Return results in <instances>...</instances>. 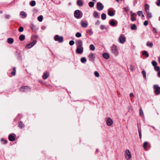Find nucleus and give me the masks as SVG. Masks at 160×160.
I'll return each instance as SVG.
<instances>
[{"label": "nucleus", "mask_w": 160, "mask_h": 160, "mask_svg": "<svg viewBox=\"0 0 160 160\" xmlns=\"http://www.w3.org/2000/svg\"><path fill=\"white\" fill-rule=\"evenodd\" d=\"M30 88L27 86L21 87L19 88L20 91L21 92H27L30 91Z\"/></svg>", "instance_id": "nucleus-1"}, {"label": "nucleus", "mask_w": 160, "mask_h": 160, "mask_svg": "<svg viewBox=\"0 0 160 160\" xmlns=\"http://www.w3.org/2000/svg\"><path fill=\"white\" fill-rule=\"evenodd\" d=\"M54 40L58 41L60 43L62 42L63 41V38L62 36H59L58 35H56L54 37Z\"/></svg>", "instance_id": "nucleus-2"}, {"label": "nucleus", "mask_w": 160, "mask_h": 160, "mask_svg": "<svg viewBox=\"0 0 160 160\" xmlns=\"http://www.w3.org/2000/svg\"><path fill=\"white\" fill-rule=\"evenodd\" d=\"M125 158L127 160H130V159L131 158L132 156L130 151L128 149H127L125 153Z\"/></svg>", "instance_id": "nucleus-3"}, {"label": "nucleus", "mask_w": 160, "mask_h": 160, "mask_svg": "<svg viewBox=\"0 0 160 160\" xmlns=\"http://www.w3.org/2000/svg\"><path fill=\"white\" fill-rule=\"evenodd\" d=\"M74 16L76 18H80L82 17V15L81 14L80 10H76L74 12Z\"/></svg>", "instance_id": "nucleus-4"}, {"label": "nucleus", "mask_w": 160, "mask_h": 160, "mask_svg": "<svg viewBox=\"0 0 160 160\" xmlns=\"http://www.w3.org/2000/svg\"><path fill=\"white\" fill-rule=\"evenodd\" d=\"M153 88L155 90V92L156 94L158 95L160 93V87L158 85H154Z\"/></svg>", "instance_id": "nucleus-5"}, {"label": "nucleus", "mask_w": 160, "mask_h": 160, "mask_svg": "<svg viewBox=\"0 0 160 160\" xmlns=\"http://www.w3.org/2000/svg\"><path fill=\"white\" fill-rule=\"evenodd\" d=\"M112 53H114L115 55H117L118 54V50L117 46L114 45H113L112 48Z\"/></svg>", "instance_id": "nucleus-6"}, {"label": "nucleus", "mask_w": 160, "mask_h": 160, "mask_svg": "<svg viewBox=\"0 0 160 160\" xmlns=\"http://www.w3.org/2000/svg\"><path fill=\"white\" fill-rule=\"evenodd\" d=\"M37 42L36 40H34L32 42L27 45L25 46V48L28 49L31 48L36 44Z\"/></svg>", "instance_id": "nucleus-7"}, {"label": "nucleus", "mask_w": 160, "mask_h": 160, "mask_svg": "<svg viewBox=\"0 0 160 160\" xmlns=\"http://www.w3.org/2000/svg\"><path fill=\"white\" fill-rule=\"evenodd\" d=\"M16 137V135L15 134L11 133L9 135L8 138L10 141L12 142L15 140Z\"/></svg>", "instance_id": "nucleus-8"}, {"label": "nucleus", "mask_w": 160, "mask_h": 160, "mask_svg": "<svg viewBox=\"0 0 160 160\" xmlns=\"http://www.w3.org/2000/svg\"><path fill=\"white\" fill-rule=\"evenodd\" d=\"M75 42L77 47H82V42L81 40H77Z\"/></svg>", "instance_id": "nucleus-9"}, {"label": "nucleus", "mask_w": 160, "mask_h": 160, "mask_svg": "<svg viewBox=\"0 0 160 160\" xmlns=\"http://www.w3.org/2000/svg\"><path fill=\"white\" fill-rule=\"evenodd\" d=\"M125 39L126 38L122 34L119 38V41L120 43H123L125 41Z\"/></svg>", "instance_id": "nucleus-10"}, {"label": "nucleus", "mask_w": 160, "mask_h": 160, "mask_svg": "<svg viewBox=\"0 0 160 160\" xmlns=\"http://www.w3.org/2000/svg\"><path fill=\"white\" fill-rule=\"evenodd\" d=\"M97 9L99 11H101L103 9V8L102 4L100 2H98L97 5Z\"/></svg>", "instance_id": "nucleus-11"}, {"label": "nucleus", "mask_w": 160, "mask_h": 160, "mask_svg": "<svg viewBox=\"0 0 160 160\" xmlns=\"http://www.w3.org/2000/svg\"><path fill=\"white\" fill-rule=\"evenodd\" d=\"M83 49L82 47H77L76 52L78 54H81L83 52Z\"/></svg>", "instance_id": "nucleus-12"}, {"label": "nucleus", "mask_w": 160, "mask_h": 160, "mask_svg": "<svg viewBox=\"0 0 160 160\" xmlns=\"http://www.w3.org/2000/svg\"><path fill=\"white\" fill-rule=\"evenodd\" d=\"M88 58L90 60L94 61L95 58V54L93 53L90 54L88 56Z\"/></svg>", "instance_id": "nucleus-13"}, {"label": "nucleus", "mask_w": 160, "mask_h": 160, "mask_svg": "<svg viewBox=\"0 0 160 160\" xmlns=\"http://www.w3.org/2000/svg\"><path fill=\"white\" fill-rule=\"evenodd\" d=\"M81 25L82 27L86 28L87 27L88 23L86 22L82 21L81 22Z\"/></svg>", "instance_id": "nucleus-14"}, {"label": "nucleus", "mask_w": 160, "mask_h": 160, "mask_svg": "<svg viewBox=\"0 0 160 160\" xmlns=\"http://www.w3.org/2000/svg\"><path fill=\"white\" fill-rule=\"evenodd\" d=\"M78 5L79 6H82L83 5V2L82 0H78L77 1Z\"/></svg>", "instance_id": "nucleus-15"}, {"label": "nucleus", "mask_w": 160, "mask_h": 160, "mask_svg": "<svg viewBox=\"0 0 160 160\" xmlns=\"http://www.w3.org/2000/svg\"><path fill=\"white\" fill-rule=\"evenodd\" d=\"M102 56L103 57L106 59H108L109 58V55L106 53H104L103 54Z\"/></svg>", "instance_id": "nucleus-16"}, {"label": "nucleus", "mask_w": 160, "mask_h": 160, "mask_svg": "<svg viewBox=\"0 0 160 160\" xmlns=\"http://www.w3.org/2000/svg\"><path fill=\"white\" fill-rule=\"evenodd\" d=\"M144 7L146 12L149 11V6L148 4L145 5Z\"/></svg>", "instance_id": "nucleus-17"}, {"label": "nucleus", "mask_w": 160, "mask_h": 160, "mask_svg": "<svg viewBox=\"0 0 160 160\" xmlns=\"http://www.w3.org/2000/svg\"><path fill=\"white\" fill-rule=\"evenodd\" d=\"M24 125L22 122L20 121L19 122L18 126L20 128H22L24 127Z\"/></svg>", "instance_id": "nucleus-18"}, {"label": "nucleus", "mask_w": 160, "mask_h": 160, "mask_svg": "<svg viewBox=\"0 0 160 160\" xmlns=\"http://www.w3.org/2000/svg\"><path fill=\"white\" fill-rule=\"evenodd\" d=\"M49 76V73L48 72H46L43 75L42 78L43 79H46Z\"/></svg>", "instance_id": "nucleus-19"}, {"label": "nucleus", "mask_w": 160, "mask_h": 160, "mask_svg": "<svg viewBox=\"0 0 160 160\" xmlns=\"http://www.w3.org/2000/svg\"><path fill=\"white\" fill-rule=\"evenodd\" d=\"M25 39V36L24 35L22 34L20 35L19 37V39L21 41H23Z\"/></svg>", "instance_id": "nucleus-20"}, {"label": "nucleus", "mask_w": 160, "mask_h": 160, "mask_svg": "<svg viewBox=\"0 0 160 160\" xmlns=\"http://www.w3.org/2000/svg\"><path fill=\"white\" fill-rule=\"evenodd\" d=\"M14 42V40L12 38H9L8 39V42L9 43H12Z\"/></svg>", "instance_id": "nucleus-21"}, {"label": "nucleus", "mask_w": 160, "mask_h": 160, "mask_svg": "<svg viewBox=\"0 0 160 160\" xmlns=\"http://www.w3.org/2000/svg\"><path fill=\"white\" fill-rule=\"evenodd\" d=\"M20 14L22 18H25L27 16V14L24 11H21L20 13Z\"/></svg>", "instance_id": "nucleus-22"}, {"label": "nucleus", "mask_w": 160, "mask_h": 160, "mask_svg": "<svg viewBox=\"0 0 160 160\" xmlns=\"http://www.w3.org/2000/svg\"><path fill=\"white\" fill-rule=\"evenodd\" d=\"M135 14H136L135 13H132L131 14V20L132 21H135L136 20V18L135 17H133V15H135Z\"/></svg>", "instance_id": "nucleus-23"}, {"label": "nucleus", "mask_w": 160, "mask_h": 160, "mask_svg": "<svg viewBox=\"0 0 160 160\" xmlns=\"http://www.w3.org/2000/svg\"><path fill=\"white\" fill-rule=\"evenodd\" d=\"M117 22H115L113 20L111 21V25L112 26H116L117 25Z\"/></svg>", "instance_id": "nucleus-24"}, {"label": "nucleus", "mask_w": 160, "mask_h": 160, "mask_svg": "<svg viewBox=\"0 0 160 160\" xmlns=\"http://www.w3.org/2000/svg\"><path fill=\"white\" fill-rule=\"evenodd\" d=\"M13 71L11 73V74L13 76H15L16 75V68L15 67H14L12 69Z\"/></svg>", "instance_id": "nucleus-25"}, {"label": "nucleus", "mask_w": 160, "mask_h": 160, "mask_svg": "<svg viewBox=\"0 0 160 160\" xmlns=\"http://www.w3.org/2000/svg\"><path fill=\"white\" fill-rule=\"evenodd\" d=\"M142 54L143 55H144L146 57H148L149 56L148 54V53L147 51H144L142 52Z\"/></svg>", "instance_id": "nucleus-26"}, {"label": "nucleus", "mask_w": 160, "mask_h": 160, "mask_svg": "<svg viewBox=\"0 0 160 160\" xmlns=\"http://www.w3.org/2000/svg\"><path fill=\"white\" fill-rule=\"evenodd\" d=\"M148 143V142H145L143 144V148L145 149H147Z\"/></svg>", "instance_id": "nucleus-27"}, {"label": "nucleus", "mask_w": 160, "mask_h": 160, "mask_svg": "<svg viewBox=\"0 0 160 160\" xmlns=\"http://www.w3.org/2000/svg\"><path fill=\"white\" fill-rule=\"evenodd\" d=\"M131 29L132 30H135L137 29L136 25L134 24H133L131 27Z\"/></svg>", "instance_id": "nucleus-28"}, {"label": "nucleus", "mask_w": 160, "mask_h": 160, "mask_svg": "<svg viewBox=\"0 0 160 160\" xmlns=\"http://www.w3.org/2000/svg\"><path fill=\"white\" fill-rule=\"evenodd\" d=\"M93 16L96 18H98L99 16L98 12L96 11L94 12Z\"/></svg>", "instance_id": "nucleus-29"}, {"label": "nucleus", "mask_w": 160, "mask_h": 160, "mask_svg": "<svg viewBox=\"0 0 160 160\" xmlns=\"http://www.w3.org/2000/svg\"><path fill=\"white\" fill-rule=\"evenodd\" d=\"M147 14V18H150L152 17L151 14L149 12V11L146 12Z\"/></svg>", "instance_id": "nucleus-30"}, {"label": "nucleus", "mask_w": 160, "mask_h": 160, "mask_svg": "<svg viewBox=\"0 0 160 160\" xmlns=\"http://www.w3.org/2000/svg\"><path fill=\"white\" fill-rule=\"evenodd\" d=\"M87 59L85 57H82L81 59V61L82 63H84L86 62Z\"/></svg>", "instance_id": "nucleus-31"}, {"label": "nucleus", "mask_w": 160, "mask_h": 160, "mask_svg": "<svg viewBox=\"0 0 160 160\" xmlns=\"http://www.w3.org/2000/svg\"><path fill=\"white\" fill-rule=\"evenodd\" d=\"M88 4L90 7L92 8L94 6V3L93 2H89Z\"/></svg>", "instance_id": "nucleus-32"}, {"label": "nucleus", "mask_w": 160, "mask_h": 160, "mask_svg": "<svg viewBox=\"0 0 160 160\" xmlns=\"http://www.w3.org/2000/svg\"><path fill=\"white\" fill-rule=\"evenodd\" d=\"M38 20L40 22H42L43 20V16L42 15H40L39 16L38 18Z\"/></svg>", "instance_id": "nucleus-33"}, {"label": "nucleus", "mask_w": 160, "mask_h": 160, "mask_svg": "<svg viewBox=\"0 0 160 160\" xmlns=\"http://www.w3.org/2000/svg\"><path fill=\"white\" fill-rule=\"evenodd\" d=\"M90 49L91 50L94 51L95 49L94 46L93 44H91L90 46Z\"/></svg>", "instance_id": "nucleus-34"}, {"label": "nucleus", "mask_w": 160, "mask_h": 160, "mask_svg": "<svg viewBox=\"0 0 160 160\" xmlns=\"http://www.w3.org/2000/svg\"><path fill=\"white\" fill-rule=\"evenodd\" d=\"M146 44L148 46H149L150 47H152L153 45V44L152 42L150 43L149 42H147Z\"/></svg>", "instance_id": "nucleus-35"}, {"label": "nucleus", "mask_w": 160, "mask_h": 160, "mask_svg": "<svg viewBox=\"0 0 160 160\" xmlns=\"http://www.w3.org/2000/svg\"><path fill=\"white\" fill-rule=\"evenodd\" d=\"M30 5L31 6L33 7L34 6L36 5V2L34 1H32L30 3Z\"/></svg>", "instance_id": "nucleus-36"}, {"label": "nucleus", "mask_w": 160, "mask_h": 160, "mask_svg": "<svg viewBox=\"0 0 160 160\" xmlns=\"http://www.w3.org/2000/svg\"><path fill=\"white\" fill-rule=\"evenodd\" d=\"M75 36L77 38H80L82 36V34L80 33L77 32L76 33Z\"/></svg>", "instance_id": "nucleus-37"}, {"label": "nucleus", "mask_w": 160, "mask_h": 160, "mask_svg": "<svg viewBox=\"0 0 160 160\" xmlns=\"http://www.w3.org/2000/svg\"><path fill=\"white\" fill-rule=\"evenodd\" d=\"M101 18L103 20L105 19L106 18V15L104 13H102L101 15Z\"/></svg>", "instance_id": "nucleus-38"}, {"label": "nucleus", "mask_w": 160, "mask_h": 160, "mask_svg": "<svg viewBox=\"0 0 160 160\" xmlns=\"http://www.w3.org/2000/svg\"><path fill=\"white\" fill-rule=\"evenodd\" d=\"M139 114L140 115L142 116H144L143 112L141 108L139 110Z\"/></svg>", "instance_id": "nucleus-39"}, {"label": "nucleus", "mask_w": 160, "mask_h": 160, "mask_svg": "<svg viewBox=\"0 0 160 160\" xmlns=\"http://www.w3.org/2000/svg\"><path fill=\"white\" fill-rule=\"evenodd\" d=\"M152 65L154 67L157 66V63L155 61H152Z\"/></svg>", "instance_id": "nucleus-40"}, {"label": "nucleus", "mask_w": 160, "mask_h": 160, "mask_svg": "<svg viewBox=\"0 0 160 160\" xmlns=\"http://www.w3.org/2000/svg\"><path fill=\"white\" fill-rule=\"evenodd\" d=\"M142 73L143 75L144 78H146V72H145V71L144 70H143L142 71Z\"/></svg>", "instance_id": "nucleus-41"}, {"label": "nucleus", "mask_w": 160, "mask_h": 160, "mask_svg": "<svg viewBox=\"0 0 160 160\" xmlns=\"http://www.w3.org/2000/svg\"><path fill=\"white\" fill-rule=\"evenodd\" d=\"M24 28L22 27H20L18 29V31L20 32H22L23 31Z\"/></svg>", "instance_id": "nucleus-42"}, {"label": "nucleus", "mask_w": 160, "mask_h": 160, "mask_svg": "<svg viewBox=\"0 0 160 160\" xmlns=\"http://www.w3.org/2000/svg\"><path fill=\"white\" fill-rule=\"evenodd\" d=\"M106 122H107V124L109 126H110V118H108L107 119Z\"/></svg>", "instance_id": "nucleus-43"}, {"label": "nucleus", "mask_w": 160, "mask_h": 160, "mask_svg": "<svg viewBox=\"0 0 160 160\" xmlns=\"http://www.w3.org/2000/svg\"><path fill=\"white\" fill-rule=\"evenodd\" d=\"M138 132L140 138L141 139L142 138V134H141V129L140 128L138 129Z\"/></svg>", "instance_id": "nucleus-44"}, {"label": "nucleus", "mask_w": 160, "mask_h": 160, "mask_svg": "<svg viewBox=\"0 0 160 160\" xmlns=\"http://www.w3.org/2000/svg\"><path fill=\"white\" fill-rule=\"evenodd\" d=\"M154 68L156 71H159L160 70V68L159 66H156L154 67Z\"/></svg>", "instance_id": "nucleus-45"}, {"label": "nucleus", "mask_w": 160, "mask_h": 160, "mask_svg": "<svg viewBox=\"0 0 160 160\" xmlns=\"http://www.w3.org/2000/svg\"><path fill=\"white\" fill-rule=\"evenodd\" d=\"M1 141L3 142V143L4 144H6L8 142V141L3 139H1Z\"/></svg>", "instance_id": "nucleus-46"}, {"label": "nucleus", "mask_w": 160, "mask_h": 160, "mask_svg": "<svg viewBox=\"0 0 160 160\" xmlns=\"http://www.w3.org/2000/svg\"><path fill=\"white\" fill-rule=\"evenodd\" d=\"M75 43V42L73 40H71L69 42V44L71 45L72 46Z\"/></svg>", "instance_id": "nucleus-47"}, {"label": "nucleus", "mask_w": 160, "mask_h": 160, "mask_svg": "<svg viewBox=\"0 0 160 160\" xmlns=\"http://www.w3.org/2000/svg\"><path fill=\"white\" fill-rule=\"evenodd\" d=\"M94 75L97 77H98L99 76V73L97 71L94 72Z\"/></svg>", "instance_id": "nucleus-48"}, {"label": "nucleus", "mask_w": 160, "mask_h": 160, "mask_svg": "<svg viewBox=\"0 0 160 160\" xmlns=\"http://www.w3.org/2000/svg\"><path fill=\"white\" fill-rule=\"evenodd\" d=\"M137 14L139 16H140L142 14V11H138L137 12Z\"/></svg>", "instance_id": "nucleus-49"}, {"label": "nucleus", "mask_w": 160, "mask_h": 160, "mask_svg": "<svg viewBox=\"0 0 160 160\" xmlns=\"http://www.w3.org/2000/svg\"><path fill=\"white\" fill-rule=\"evenodd\" d=\"M156 3L158 6H160V0H158V2H156Z\"/></svg>", "instance_id": "nucleus-50"}, {"label": "nucleus", "mask_w": 160, "mask_h": 160, "mask_svg": "<svg viewBox=\"0 0 160 160\" xmlns=\"http://www.w3.org/2000/svg\"><path fill=\"white\" fill-rule=\"evenodd\" d=\"M148 21H145L144 22V25L145 26H146L148 25Z\"/></svg>", "instance_id": "nucleus-51"}, {"label": "nucleus", "mask_w": 160, "mask_h": 160, "mask_svg": "<svg viewBox=\"0 0 160 160\" xmlns=\"http://www.w3.org/2000/svg\"><path fill=\"white\" fill-rule=\"evenodd\" d=\"M130 69L132 71H133L134 70V68L133 66L132 65L130 66Z\"/></svg>", "instance_id": "nucleus-52"}, {"label": "nucleus", "mask_w": 160, "mask_h": 160, "mask_svg": "<svg viewBox=\"0 0 160 160\" xmlns=\"http://www.w3.org/2000/svg\"><path fill=\"white\" fill-rule=\"evenodd\" d=\"M10 17V16L9 15H6L5 16V17L7 19H9Z\"/></svg>", "instance_id": "nucleus-53"}, {"label": "nucleus", "mask_w": 160, "mask_h": 160, "mask_svg": "<svg viewBox=\"0 0 160 160\" xmlns=\"http://www.w3.org/2000/svg\"><path fill=\"white\" fill-rule=\"evenodd\" d=\"M115 14V13H114L111 10V16H113Z\"/></svg>", "instance_id": "nucleus-54"}, {"label": "nucleus", "mask_w": 160, "mask_h": 160, "mask_svg": "<svg viewBox=\"0 0 160 160\" xmlns=\"http://www.w3.org/2000/svg\"><path fill=\"white\" fill-rule=\"evenodd\" d=\"M153 31L155 33H157V30L155 28H153Z\"/></svg>", "instance_id": "nucleus-55"}, {"label": "nucleus", "mask_w": 160, "mask_h": 160, "mask_svg": "<svg viewBox=\"0 0 160 160\" xmlns=\"http://www.w3.org/2000/svg\"><path fill=\"white\" fill-rule=\"evenodd\" d=\"M100 23V22L99 20H98L96 22V24L99 25Z\"/></svg>", "instance_id": "nucleus-56"}, {"label": "nucleus", "mask_w": 160, "mask_h": 160, "mask_svg": "<svg viewBox=\"0 0 160 160\" xmlns=\"http://www.w3.org/2000/svg\"><path fill=\"white\" fill-rule=\"evenodd\" d=\"M124 9H125V11H126V12L128 11L129 10V9L127 8H124Z\"/></svg>", "instance_id": "nucleus-57"}, {"label": "nucleus", "mask_w": 160, "mask_h": 160, "mask_svg": "<svg viewBox=\"0 0 160 160\" xmlns=\"http://www.w3.org/2000/svg\"><path fill=\"white\" fill-rule=\"evenodd\" d=\"M158 77H160V71L158 72Z\"/></svg>", "instance_id": "nucleus-58"}, {"label": "nucleus", "mask_w": 160, "mask_h": 160, "mask_svg": "<svg viewBox=\"0 0 160 160\" xmlns=\"http://www.w3.org/2000/svg\"><path fill=\"white\" fill-rule=\"evenodd\" d=\"M104 28V26H102V25H101V28L102 29H103Z\"/></svg>", "instance_id": "nucleus-59"}, {"label": "nucleus", "mask_w": 160, "mask_h": 160, "mask_svg": "<svg viewBox=\"0 0 160 160\" xmlns=\"http://www.w3.org/2000/svg\"><path fill=\"white\" fill-rule=\"evenodd\" d=\"M108 15L110 16V10L109 9L108 10Z\"/></svg>", "instance_id": "nucleus-60"}, {"label": "nucleus", "mask_w": 160, "mask_h": 160, "mask_svg": "<svg viewBox=\"0 0 160 160\" xmlns=\"http://www.w3.org/2000/svg\"><path fill=\"white\" fill-rule=\"evenodd\" d=\"M133 95V94L132 93H131L130 94V97H132Z\"/></svg>", "instance_id": "nucleus-61"}, {"label": "nucleus", "mask_w": 160, "mask_h": 160, "mask_svg": "<svg viewBox=\"0 0 160 160\" xmlns=\"http://www.w3.org/2000/svg\"><path fill=\"white\" fill-rule=\"evenodd\" d=\"M113 123V121L111 119V125Z\"/></svg>", "instance_id": "nucleus-62"}, {"label": "nucleus", "mask_w": 160, "mask_h": 160, "mask_svg": "<svg viewBox=\"0 0 160 160\" xmlns=\"http://www.w3.org/2000/svg\"><path fill=\"white\" fill-rule=\"evenodd\" d=\"M158 62L160 63V58H158Z\"/></svg>", "instance_id": "nucleus-63"}, {"label": "nucleus", "mask_w": 160, "mask_h": 160, "mask_svg": "<svg viewBox=\"0 0 160 160\" xmlns=\"http://www.w3.org/2000/svg\"><path fill=\"white\" fill-rule=\"evenodd\" d=\"M142 17H144V15H143L142 14Z\"/></svg>", "instance_id": "nucleus-64"}]
</instances>
